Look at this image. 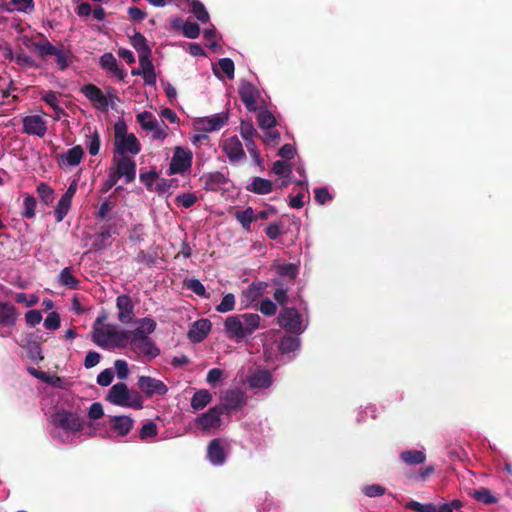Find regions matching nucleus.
I'll list each match as a JSON object with an SVG mask.
<instances>
[{
  "instance_id": "nucleus-1",
  "label": "nucleus",
  "mask_w": 512,
  "mask_h": 512,
  "mask_svg": "<svg viewBox=\"0 0 512 512\" xmlns=\"http://www.w3.org/2000/svg\"><path fill=\"white\" fill-rule=\"evenodd\" d=\"M136 325L130 332L128 347L137 355L148 359L156 358L160 354V349L150 338V334L156 329V322L150 317H145L138 319Z\"/></svg>"
},
{
  "instance_id": "nucleus-2",
  "label": "nucleus",
  "mask_w": 512,
  "mask_h": 512,
  "mask_svg": "<svg viewBox=\"0 0 512 512\" xmlns=\"http://www.w3.org/2000/svg\"><path fill=\"white\" fill-rule=\"evenodd\" d=\"M52 439L58 443H71L76 433L84 428V420L76 413L65 409L57 410L50 416Z\"/></svg>"
},
{
  "instance_id": "nucleus-3",
  "label": "nucleus",
  "mask_w": 512,
  "mask_h": 512,
  "mask_svg": "<svg viewBox=\"0 0 512 512\" xmlns=\"http://www.w3.org/2000/svg\"><path fill=\"white\" fill-rule=\"evenodd\" d=\"M261 317L256 313L228 316L224 321V332L229 339L241 340L251 336L260 327Z\"/></svg>"
},
{
  "instance_id": "nucleus-4",
  "label": "nucleus",
  "mask_w": 512,
  "mask_h": 512,
  "mask_svg": "<svg viewBox=\"0 0 512 512\" xmlns=\"http://www.w3.org/2000/svg\"><path fill=\"white\" fill-rule=\"evenodd\" d=\"M130 332L112 325L94 327L92 339L103 349H123L128 347Z\"/></svg>"
},
{
  "instance_id": "nucleus-5",
  "label": "nucleus",
  "mask_w": 512,
  "mask_h": 512,
  "mask_svg": "<svg viewBox=\"0 0 512 512\" xmlns=\"http://www.w3.org/2000/svg\"><path fill=\"white\" fill-rule=\"evenodd\" d=\"M106 400L119 407L135 410L143 408V399L139 393L130 390L123 382H118L109 389Z\"/></svg>"
},
{
  "instance_id": "nucleus-6",
  "label": "nucleus",
  "mask_w": 512,
  "mask_h": 512,
  "mask_svg": "<svg viewBox=\"0 0 512 512\" xmlns=\"http://www.w3.org/2000/svg\"><path fill=\"white\" fill-rule=\"evenodd\" d=\"M245 382L255 396L267 397L273 391L275 378L270 370L255 367L248 371Z\"/></svg>"
},
{
  "instance_id": "nucleus-7",
  "label": "nucleus",
  "mask_w": 512,
  "mask_h": 512,
  "mask_svg": "<svg viewBox=\"0 0 512 512\" xmlns=\"http://www.w3.org/2000/svg\"><path fill=\"white\" fill-rule=\"evenodd\" d=\"M114 135V148L118 155L127 157V154L137 155L141 151L139 140L133 133L127 132V126L123 121L115 124Z\"/></svg>"
},
{
  "instance_id": "nucleus-8",
  "label": "nucleus",
  "mask_w": 512,
  "mask_h": 512,
  "mask_svg": "<svg viewBox=\"0 0 512 512\" xmlns=\"http://www.w3.org/2000/svg\"><path fill=\"white\" fill-rule=\"evenodd\" d=\"M278 323L287 332L296 335L302 334L308 326L304 315L295 308L282 309L278 316Z\"/></svg>"
},
{
  "instance_id": "nucleus-9",
  "label": "nucleus",
  "mask_w": 512,
  "mask_h": 512,
  "mask_svg": "<svg viewBox=\"0 0 512 512\" xmlns=\"http://www.w3.org/2000/svg\"><path fill=\"white\" fill-rule=\"evenodd\" d=\"M230 453V444L226 439H212L206 449V459L214 467L223 466Z\"/></svg>"
},
{
  "instance_id": "nucleus-10",
  "label": "nucleus",
  "mask_w": 512,
  "mask_h": 512,
  "mask_svg": "<svg viewBox=\"0 0 512 512\" xmlns=\"http://www.w3.org/2000/svg\"><path fill=\"white\" fill-rule=\"evenodd\" d=\"M134 419L126 415L109 416L107 437L119 440L125 437L134 426Z\"/></svg>"
},
{
  "instance_id": "nucleus-11",
  "label": "nucleus",
  "mask_w": 512,
  "mask_h": 512,
  "mask_svg": "<svg viewBox=\"0 0 512 512\" xmlns=\"http://www.w3.org/2000/svg\"><path fill=\"white\" fill-rule=\"evenodd\" d=\"M137 121L143 130L152 133L154 140L164 141L167 137L165 132L166 124L163 121H158L151 112L143 111L139 113Z\"/></svg>"
},
{
  "instance_id": "nucleus-12",
  "label": "nucleus",
  "mask_w": 512,
  "mask_h": 512,
  "mask_svg": "<svg viewBox=\"0 0 512 512\" xmlns=\"http://www.w3.org/2000/svg\"><path fill=\"white\" fill-rule=\"evenodd\" d=\"M18 313L14 305L0 301V337L12 336Z\"/></svg>"
},
{
  "instance_id": "nucleus-13",
  "label": "nucleus",
  "mask_w": 512,
  "mask_h": 512,
  "mask_svg": "<svg viewBox=\"0 0 512 512\" xmlns=\"http://www.w3.org/2000/svg\"><path fill=\"white\" fill-rule=\"evenodd\" d=\"M192 159L193 154L189 149L181 146L175 147L169 165V175L184 174L189 171L192 166Z\"/></svg>"
},
{
  "instance_id": "nucleus-14",
  "label": "nucleus",
  "mask_w": 512,
  "mask_h": 512,
  "mask_svg": "<svg viewBox=\"0 0 512 512\" xmlns=\"http://www.w3.org/2000/svg\"><path fill=\"white\" fill-rule=\"evenodd\" d=\"M228 121V115L224 112L206 117L196 118L193 127L198 132L210 133L220 130Z\"/></svg>"
},
{
  "instance_id": "nucleus-15",
  "label": "nucleus",
  "mask_w": 512,
  "mask_h": 512,
  "mask_svg": "<svg viewBox=\"0 0 512 512\" xmlns=\"http://www.w3.org/2000/svg\"><path fill=\"white\" fill-rule=\"evenodd\" d=\"M222 407L214 406L206 412L201 413L195 419L196 425L203 431H211L220 428L222 420Z\"/></svg>"
},
{
  "instance_id": "nucleus-16",
  "label": "nucleus",
  "mask_w": 512,
  "mask_h": 512,
  "mask_svg": "<svg viewBox=\"0 0 512 512\" xmlns=\"http://www.w3.org/2000/svg\"><path fill=\"white\" fill-rule=\"evenodd\" d=\"M221 148L230 163L238 164L246 159L243 145L237 136H230L223 140Z\"/></svg>"
},
{
  "instance_id": "nucleus-17",
  "label": "nucleus",
  "mask_w": 512,
  "mask_h": 512,
  "mask_svg": "<svg viewBox=\"0 0 512 512\" xmlns=\"http://www.w3.org/2000/svg\"><path fill=\"white\" fill-rule=\"evenodd\" d=\"M23 133L43 138L47 133V121L41 115H27L22 119Z\"/></svg>"
},
{
  "instance_id": "nucleus-18",
  "label": "nucleus",
  "mask_w": 512,
  "mask_h": 512,
  "mask_svg": "<svg viewBox=\"0 0 512 512\" xmlns=\"http://www.w3.org/2000/svg\"><path fill=\"white\" fill-rule=\"evenodd\" d=\"M137 385L147 397L154 395L163 396L168 392V387L163 381L150 376H140Z\"/></svg>"
},
{
  "instance_id": "nucleus-19",
  "label": "nucleus",
  "mask_w": 512,
  "mask_h": 512,
  "mask_svg": "<svg viewBox=\"0 0 512 512\" xmlns=\"http://www.w3.org/2000/svg\"><path fill=\"white\" fill-rule=\"evenodd\" d=\"M81 93L94 105L97 110L107 111L109 100L106 95L94 84H87L81 87Z\"/></svg>"
},
{
  "instance_id": "nucleus-20",
  "label": "nucleus",
  "mask_w": 512,
  "mask_h": 512,
  "mask_svg": "<svg viewBox=\"0 0 512 512\" xmlns=\"http://www.w3.org/2000/svg\"><path fill=\"white\" fill-rule=\"evenodd\" d=\"M239 96L248 111L257 110V102L261 93L253 84L242 81L239 87Z\"/></svg>"
},
{
  "instance_id": "nucleus-21",
  "label": "nucleus",
  "mask_w": 512,
  "mask_h": 512,
  "mask_svg": "<svg viewBox=\"0 0 512 512\" xmlns=\"http://www.w3.org/2000/svg\"><path fill=\"white\" fill-rule=\"evenodd\" d=\"M99 65L119 81H124L127 73L119 67L117 59L112 53H104L99 59Z\"/></svg>"
},
{
  "instance_id": "nucleus-22",
  "label": "nucleus",
  "mask_w": 512,
  "mask_h": 512,
  "mask_svg": "<svg viewBox=\"0 0 512 512\" xmlns=\"http://www.w3.org/2000/svg\"><path fill=\"white\" fill-rule=\"evenodd\" d=\"M221 400L222 405L220 407H222V410L225 409L230 412L241 408L246 402V397L241 390L230 389L223 394Z\"/></svg>"
},
{
  "instance_id": "nucleus-23",
  "label": "nucleus",
  "mask_w": 512,
  "mask_h": 512,
  "mask_svg": "<svg viewBox=\"0 0 512 512\" xmlns=\"http://www.w3.org/2000/svg\"><path fill=\"white\" fill-rule=\"evenodd\" d=\"M116 305L119 310L118 319L121 323H131L134 317V305L128 295L122 294L117 297Z\"/></svg>"
},
{
  "instance_id": "nucleus-24",
  "label": "nucleus",
  "mask_w": 512,
  "mask_h": 512,
  "mask_svg": "<svg viewBox=\"0 0 512 512\" xmlns=\"http://www.w3.org/2000/svg\"><path fill=\"white\" fill-rule=\"evenodd\" d=\"M119 178L123 177L126 183L132 182L136 177V163L129 157H120L114 171Z\"/></svg>"
},
{
  "instance_id": "nucleus-25",
  "label": "nucleus",
  "mask_w": 512,
  "mask_h": 512,
  "mask_svg": "<svg viewBox=\"0 0 512 512\" xmlns=\"http://www.w3.org/2000/svg\"><path fill=\"white\" fill-rule=\"evenodd\" d=\"M130 43L138 53L139 62L147 65V60H151V49L146 38L141 33L136 32L130 37Z\"/></svg>"
},
{
  "instance_id": "nucleus-26",
  "label": "nucleus",
  "mask_w": 512,
  "mask_h": 512,
  "mask_svg": "<svg viewBox=\"0 0 512 512\" xmlns=\"http://www.w3.org/2000/svg\"><path fill=\"white\" fill-rule=\"evenodd\" d=\"M84 156V150L80 145L70 148L67 152L58 156V163L61 167H75L80 164Z\"/></svg>"
},
{
  "instance_id": "nucleus-27",
  "label": "nucleus",
  "mask_w": 512,
  "mask_h": 512,
  "mask_svg": "<svg viewBox=\"0 0 512 512\" xmlns=\"http://www.w3.org/2000/svg\"><path fill=\"white\" fill-rule=\"evenodd\" d=\"M210 330L211 322L208 319L197 320L188 331V338L194 343H199L205 339Z\"/></svg>"
},
{
  "instance_id": "nucleus-28",
  "label": "nucleus",
  "mask_w": 512,
  "mask_h": 512,
  "mask_svg": "<svg viewBox=\"0 0 512 512\" xmlns=\"http://www.w3.org/2000/svg\"><path fill=\"white\" fill-rule=\"evenodd\" d=\"M131 73L132 75L142 76L146 85H155L157 81L155 68L151 60H147V66L143 62H139V68L133 69Z\"/></svg>"
},
{
  "instance_id": "nucleus-29",
  "label": "nucleus",
  "mask_w": 512,
  "mask_h": 512,
  "mask_svg": "<svg viewBox=\"0 0 512 512\" xmlns=\"http://www.w3.org/2000/svg\"><path fill=\"white\" fill-rule=\"evenodd\" d=\"M399 458L406 465H419L426 461V452L424 448L420 450H405L400 453Z\"/></svg>"
},
{
  "instance_id": "nucleus-30",
  "label": "nucleus",
  "mask_w": 512,
  "mask_h": 512,
  "mask_svg": "<svg viewBox=\"0 0 512 512\" xmlns=\"http://www.w3.org/2000/svg\"><path fill=\"white\" fill-rule=\"evenodd\" d=\"M266 287H267V284L265 282L251 283L242 292V296L246 300V306H248L252 302L256 301L258 298H260L264 294Z\"/></svg>"
},
{
  "instance_id": "nucleus-31",
  "label": "nucleus",
  "mask_w": 512,
  "mask_h": 512,
  "mask_svg": "<svg viewBox=\"0 0 512 512\" xmlns=\"http://www.w3.org/2000/svg\"><path fill=\"white\" fill-rule=\"evenodd\" d=\"M246 188L248 191L253 192L255 194L266 195L272 191L273 184L268 179L261 177H253Z\"/></svg>"
},
{
  "instance_id": "nucleus-32",
  "label": "nucleus",
  "mask_w": 512,
  "mask_h": 512,
  "mask_svg": "<svg viewBox=\"0 0 512 512\" xmlns=\"http://www.w3.org/2000/svg\"><path fill=\"white\" fill-rule=\"evenodd\" d=\"M234 62L230 58H222L217 65L213 67L214 74L219 79H232L234 77Z\"/></svg>"
},
{
  "instance_id": "nucleus-33",
  "label": "nucleus",
  "mask_w": 512,
  "mask_h": 512,
  "mask_svg": "<svg viewBox=\"0 0 512 512\" xmlns=\"http://www.w3.org/2000/svg\"><path fill=\"white\" fill-rule=\"evenodd\" d=\"M212 401V394L207 389H200L194 393L191 399L193 411L204 409Z\"/></svg>"
},
{
  "instance_id": "nucleus-34",
  "label": "nucleus",
  "mask_w": 512,
  "mask_h": 512,
  "mask_svg": "<svg viewBox=\"0 0 512 512\" xmlns=\"http://www.w3.org/2000/svg\"><path fill=\"white\" fill-rule=\"evenodd\" d=\"M201 180L203 182L204 189L211 191L217 190L221 185L225 183V177L220 172L204 174Z\"/></svg>"
},
{
  "instance_id": "nucleus-35",
  "label": "nucleus",
  "mask_w": 512,
  "mask_h": 512,
  "mask_svg": "<svg viewBox=\"0 0 512 512\" xmlns=\"http://www.w3.org/2000/svg\"><path fill=\"white\" fill-rule=\"evenodd\" d=\"M298 336L296 334L294 336L288 335L281 339L279 350L283 355L293 353L299 349L300 339Z\"/></svg>"
},
{
  "instance_id": "nucleus-36",
  "label": "nucleus",
  "mask_w": 512,
  "mask_h": 512,
  "mask_svg": "<svg viewBox=\"0 0 512 512\" xmlns=\"http://www.w3.org/2000/svg\"><path fill=\"white\" fill-rule=\"evenodd\" d=\"M235 218L241 224L242 228L249 232L251 230V224L255 222V211L252 207H247L245 210L237 211Z\"/></svg>"
},
{
  "instance_id": "nucleus-37",
  "label": "nucleus",
  "mask_w": 512,
  "mask_h": 512,
  "mask_svg": "<svg viewBox=\"0 0 512 512\" xmlns=\"http://www.w3.org/2000/svg\"><path fill=\"white\" fill-rule=\"evenodd\" d=\"M30 374L40 379L41 381L52 385L53 387L62 388L63 379L57 375H49L46 372L37 371L34 368L29 369Z\"/></svg>"
},
{
  "instance_id": "nucleus-38",
  "label": "nucleus",
  "mask_w": 512,
  "mask_h": 512,
  "mask_svg": "<svg viewBox=\"0 0 512 512\" xmlns=\"http://www.w3.org/2000/svg\"><path fill=\"white\" fill-rule=\"evenodd\" d=\"M257 122L261 129H271L276 125V119L268 109H260L257 113Z\"/></svg>"
},
{
  "instance_id": "nucleus-39",
  "label": "nucleus",
  "mask_w": 512,
  "mask_h": 512,
  "mask_svg": "<svg viewBox=\"0 0 512 512\" xmlns=\"http://www.w3.org/2000/svg\"><path fill=\"white\" fill-rule=\"evenodd\" d=\"M112 236V229L110 226L102 227L100 232L97 234L96 239L94 241L95 249L101 250L105 248L109 244V239Z\"/></svg>"
},
{
  "instance_id": "nucleus-40",
  "label": "nucleus",
  "mask_w": 512,
  "mask_h": 512,
  "mask_svg": "<svg viewBox=\"0 0 512 512\" xmlns=\"http://www.w3.org/2000/svg\"><path fill=\"white\" fill-rule=\"evenodd\" d=\"M472 496L476 501L484 504H494L498 501L497 497H495L487 488H480L475 490Z\"/></svg>"
},
{
  "instance_id": "nucleus-41",
  "label": "nucleus",
  "mask_w": 512,
  "mask_h": 512,
  "mask_svg": "<svg viewBox=\"0 0 512 512\" xmlns=\"http://www.w3.org/2000/svg\"><path fill=\"white\" fill-rule=\"evenodd\" d=\"M191 12L194 16L202 23H206L209 21L210 16L205 6L197 0H193L191 3Z\"/></svg>"
},
{
  "instance_id": "nucleus-42",
  "label": "nucleus",
  "mask_w": 512,
  "mask_h": 512,
  "mask_svg": "<svg viewBox=\"0 0 512 512\" xmlns=\"http://www.w3.org/2000/svg\"><path fill=\"white\" fill-rule=\"evenodd\" d=\"M71 202V200L66 198H60L54 210V216L57 222H61L65 218L71 207Z\"/></svg>"
},
{
  "instance_id": "nucleus-43",
  "label": "nucleus",
  "mask_w": 512,
  "mask_h": 512,
  "mask_svg": "<svg viewBox=\"0 0 512 512\" xmlns=\"http://www.w3.org/2000/svg\"><path fill=\"white\" fill-rule=\"evenodd\" d=\"M86 145L90 155L95 156L99 153L101 141L100 135L97 131H94L92 134L86 135Z\"/></svg>"
},
{
  "instance_id": "nucleus-44",
  "label": "nucleus",
  "mask_w": 512,
  "mask_h": 512,
  "mask_svg": "<svg viewBox=\"0 0 512 512\" xmlns=\"http://www.w3.org/2000/svg\"><path fill=\"white\" fill-rule=\"evenodd\" d=\"M236 304L235 295L228 293L223 296L221 302L216 306V311L219 313H227L234 310Z\"/></svg>"
},
{
  "instance_id": "nucleus-45",
  "label": "nucleus",
  "mask_w": 512,
  "mask_h": 512,
  "mask_svg": "<svg viewBox=\"0 0 512 512\" xmlns=\"http://www.w3.org/2000/svg\"><path fill=\"white\" fill-rule=\"evenodd\" d=\"M272 172L277 176L289 179L292 172V167L286 161L277 160L272 166Z\"/></svg>"
},
{
  "instance_id": "nucleus-46",
  "label": "nucleus",
  "mask_w": 512,
  "mask_h": 512,
  "mask_svg": "<svg viewBox=\"0 0 512 512\" xmlns=\"http://www.w3.org/2000/svg\"><path fill=\"white\" fill-rule=\"evenodd\" d=\"M37 193L40 197V199L45 204H50L54 200V191L53 189L46 183H40L37 186Z\"/></svg>"
},
{
  "instance_id": "nucleus-47",
  "label": "nucleus",
  "mask_w": 512,
  "mask_h": 512,
  "mask_svg": "<svg viewBox=\"0 0 512 512\" xmlns=\"http://www.w3.org/2000/svg\"><path fill=\"white\" fill-rule=\"evenodd\" d=\"M59 281L61 285L74 289L78 285V280L73 276L69 268H64L60 272Z\"/></svg>"
},
{
  "instance_id": "nucleus-48",
  "label": "nucleus",
  "mask_w": 512,
  "mask_h": 512,
  "mask_svg": "<svg viewBox=\"0 0 512 512\" xmlns=\"http://www.w3.org/2000/svg\"><path fill=\"white\" fill-rule=\"evenodd\" d=\"M239 130L244 141L254 139L258 135L253 124L248 121H241Z\"/></svg>"
},
{
  "instance_id": "nucleus-49",
  "label": "nucleus",
  "mask_w": 512,
  "mask_h": 512,
  "mask_svg": "<svg viewBox=\"0 0 512 512\" xmlns=\"http://www.w3.org/2000/svg\"><path fill=\"white\" fill-rule=\"evenodd\" d=\"M34 47L39 52L41 57H45V56H48V55H53L54 56L58 52V50H59V48L54 46L49 41L35 43Z\"/></svg>"
},
{
  "instance_id": "nucleus-50",
  "label": "nucleus",
  "mask_w": 512,
  "mask_h": 512,
  "mask_svg": "<svg viewBox=\"0 0 512 512\" xmlns=\"http://www.w3.org/2000/svg\"><path fill=\"white\" fill-rule=\"evenodd\" d=\"M361 491L365 496L369 498H375L384 495L386 492V488L379 484H370L363 486L361 488Z\"/></svg>"
},
{
  "instance_id": "nucleus-51",
  "label": "nucleus",
  "mask_w": 512,
  "mask_h": 512,
  "mask_svg": "<svg viewBox=\"0 0 512 512\" xmlns=\"http://www.w3.org/2000/svg\"><path fill=\"white\" fill-rule=\"evenodd\" d=\"M405 507L407 509L417 511V512H436V505L433 503L422 504L420 502L411 500L406 503Z\"/></svg>"
},
{
  "instance_id": "nucleus-52",
  "label": "nucleus",
  "mask_w": 512,
  "mask_h": 512,
  "mask_svg": "<svg viewBox=\"0 0 512 512\" xmlns=\"http://www.w3.org/2000/svg\"><path fill=\"white\" fill-rule=\"evenodd\" d=\"M376 418L377 416V408L375 405L369 404L365 407H361L357 412L356 420L358 422L366 421L367 417Z\"/></svg>"
},
{
  "instance_id": "nucleus-53",
  "label": "nucleus",
  "mask_w": 512,
  "mask_h": 512,
  "mask_svg": "<svg viewBox=\"0 0 512 512\" xmlns=\"http://www.w3.org/2000/svg\"><path fill=\"white\" fill-rule=\"evenodd\" d=\"M186 287L198 296L206 298L209 297L208 295H206V289L204 285L198 279H188L186 281Z\"/></svg>"
},
{
  "instance_id": "nucleus-54",
  "label": "nucleus",
  "mask_w": 512,
  "mask_h": 512,
  "mask_svg": "<svg viewBox=\"0 0 512 512\" xmlns=\"http://www.w3.org/2000/svg\"><path fill=\"white\" fill-rule=\"evenodd\" d=\"M54 56L56 57L57 67L61 71L66 70L72 62V56L61 49Z\"/></svg>"
},
{
  "instance_id": "nucleus-55",
  "label": "nucleus",
  "mask_w": 512,
  "mask_h": 512,
  "mask_svg": "<svg viewBox=\"0 0 512 512\" xmlns=\"http://www.w3.org/2000/svg\"><path fill=\"white\" fill-rule=\"evenodd\" d=\"M198 198L194 193H182L176 196L175 201L184 208L192 207Z\"/></svg>"
},
{
  "instance_id": "nucleus-56",
  "label": "nucleus",
  "mask_w": 512,
  "mask_h": 512,
  "mask_svg": "<svg viewBox=\"0 0 512 512\" xmlns=\"http://www.w3.org/2000/svg\"><path fill=\"white\" fill-rule=\"evenodd\" d=\"M182 32L185 37L196 39L200 34V28L197 23L186 21L182 25Z\"/></svg>"
},
{
  "instance_id": "nucleus-57",
  "label": "nucleus",
  "mask_w": 512,
  "mask_h": 512,
  "mask_svg": "<svg viewBox=\"0 0 512 512\" xmlns=\"http://www.w3.org/2000/svg\"><path fill=\"white\" fill-rule=\"evenodd\" d=\"M157 435V426L154 422L150 421L148 423H145L139 432V437L142 440H146L148 438H152Z\"/></svg>"
},
{
  "instance_id": "nucleus-58",
  "label": "nucleus",
  "mask_w": 512,
  "mask_h": 512,
  "mask_svg": "<svg viewBox=\"0 0 512 512\" xmlns=\"http://www.w3.org/2000/svg\"><path fill=\"white\" fill-rule=\"evenodd\" d=\"M11 4L13 5V9L18 12L28 13L34 8L33 0H11Z\"/></svg>"
},
{
  "instance_id": "nucleus-59",
  "label": "nucleus",
  "mask_w": 512,
  "mask_h": 512,
  "mask_svg": "<svg viewBox=\"0 0 512 512\" xmlns=\"http://www.w3.org/2000/svg\"><path fill=\"white\" fill-rule=\"evenodd\" d=\"M245 146L247 148V151L251 155L252 159L254 160L255 164L261 165L262 158L260 156V151L258 150L257 145L254 142V139L245 140Z\"/></svg>"
},
{
  "instance_id": "nucleus-60",
  "label": "nucleus",
  "mask_w": 512,
  "mask_h": 512,
  "mask_svg": "<svg viewBox=\"0 0 512 512\" xmlns=\"http://www.w3.org/2000/svg\"><path fill=\"white\" fill-rule=\"evenodd\" d=\"M26 324L35 327L42 321V314L39 310H29L25 313Z\"/></svg>"
},
{
  "instance_id": "nucleus-61",
  "label": "nucleus",
  "mask_w": 512,
  "mask_h": 512,
  "mask_svg": "<svg viewBox=\"0 0 512 512\" xmlns=\"http://www.w3.org/2000/svg\"><path fill=\"white\" fill-rule=\"evenodd\" d=\"M114 379V372L112 369H105L97 376V384L103 387L109 386Z\"/></svg>"
},
{
  "instance_id": "nucleus-62",
  "label": "nucleus",
  "mask_w": 512,
  "mask_h": 512,
  "mask_svg": "<svg viewBox=\"0 0 512 512\" xmlns=\"http://www.w3.org/2000/svg\"><path fill=\"white\" fill-rule=\"evenodd\" d=\"M114 368H115L116 375L120 380H124L128 377L129 368H128V364L125 360H120V359L116 360L114 362Z\"/></svg>"
},
{
  "instance_id": "nucleus-63",
  "label": "nucleus",
  "mask_w": 512,
  "mask_h": 512,
  "mask_svg": "<svg viewBox=\"0 0 512 512\" xmlns=\"http://www.w3.org/2000/svg\"><path fill=\"white\" fill-rule=\"evenodd\" d=\"M223 379V371L218 368H213L208 371L206 382L211 386H216Z\"/></svg>"
},
{
  "instance_id": "nucleus-64",
  "label": "nucleus",
  "mask_w": 512,
  "mask_h": 512,
  "mask_svg": "<svg viewBox=\"0 0 512 512\" xmlns=\"http://www.w3.org/2000/svg\"><path fill=\"white\" fill-rule=\"evenodd\" d=\"M44 326L48 330H57L60 327V316L57 312H51L44 320Z\"/></svg>"
}]
</instances>
